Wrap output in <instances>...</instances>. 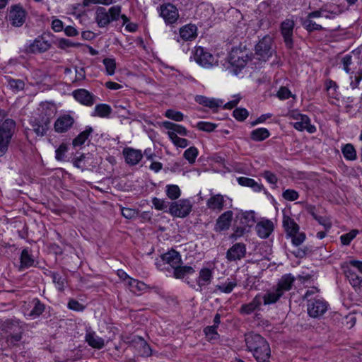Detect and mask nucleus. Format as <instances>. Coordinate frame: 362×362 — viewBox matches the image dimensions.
<instances>
[{"label": "nucleus", "instance_id": "nucleus-44", "mask_svg": "<svg viewBox=\"0 0 362 362\" xmlns=\"http://www.w3.org/2000/svg\"><path fill=\"white\" fill-rule=\"evenodd\" d=\"M8 86L13 92H19L25 88V82L21 79L7 78Z\"/></svg>", "mask_w": 362, "mask_h": 362}, {"label": "nucleus", "instance_id": "nucleus-43", "mask_svg": "<svg viewBox=\"0 0 362 362\" xmlns=\"http://www.w3.org/2000/svg\"><path fill=\"white\" fill-rule=\"evenodd\" d=\"M168 135L172 142L177 147L185 148L189 144L187 139L179 137L174 132H168Z\"/></svg>", "mask_w": 362, "mask_h": 362}, {"label": "nucleus", "instance_id": "nucleus-20", "mask_svg": "<svg viewBox=\"0 0 362 362\" xmlns=\"http://www.w3.org/2000/svg\"><path fill=\"white\" fill-rule=\"evenodd\" d=\"M74 119L69 115H64L59 117L54 122V130L58 133L67 132L74 124Z\"/></svg>", "mask_w": 362, "mask_h": 362}, {"label": "nucleus", "instance_id": "nucleus-51", "mask_svg": "<svg viewBox=\"0 0 362 362\" xmlns=\"http://www.w3.org/2000/svg\"><path fill=\"white\" fill-rule=\"evenodd\" d=\"M103 63L105 67V71L107 75L112 76L115 72L116 61L114 58H105Z\"/></svg>", "mask_w": 362, "mask_h": 362}, {"label": "nucleus", "instance_id": "nucleus-47", "mask_svg": "<svg viewBox=\"0 0 362 362\" xmlns=\"http://www.w3.org/2000/svg\"><path fill=\"white\" fill-rule=\"evenodd\" d=\"M310 214L320 225H322L326 230H329L332 228V222L326 216H318L315 213L313 210L310 211Z\"/></svg>", "mask_w": 362, "mask_h": 362}, {"label": "nucleus", "instance_id": "nucleus-45", "mask_svg": "<svg viewBox=\"0 0 362 362\" xmlns=\"http://www.w3.org/2000/svg\"><path fill=\"white\" fill-rule=\"evenodd\" d=\"M22 339V333L11 334L6 337V344L8 347L14 348L19 346Z\"/></svg>", "mask_w": 362, "mask_h": 362}, {"label": "nucleus", "instance_id": "nucleus-19", "mask_svg": "<svg viewBox=\"0 0 362 362\" xmlns=\"http://www.w3.org/2000/svg\"><path fill=\"white\" fill-rule=\"evenodd\" d=\"M127 284L130 291L136 295H139L141 293L146 292L148 289H153L156 291H157V290H158V288L157 286L150 287L149 286L146 284L144 282H143L141 281H139L138 279H129V281H127Z\"/></svg>", "mask_w": 362, "mask_h": 362}, {"label": "nucleus", "instance_id": "nucleus-7", "mask_svg": "<svg viewBox=\"0 0 362 362\" xmlns=\"http://www.w3.org/2000/svg\"><path fill=\"white\" fill-rule=\"evenodd\" d=\"M295 22L293 19L286 18L283 21L280 25L281 34L284 38V42L288 49L293 47V30Z\"/></svg>", "mask_w": 362, "mask_h": 362}, {"label": "nucleus", "instance_id": "nucleus-2", "mask_svg": "<svg viewBox=\"0 0 362 362\" xmlns=\"http://www.w3.org/2000/svg\"><path fill=\"white\" fill-rule=\"evenodd\" d=\"M255 211L250 210L238 212L233 221V233L230 235V239L236 240L248 233L257 222Z\"/></svg>", "mask_w": 362, "mask_h": 362}, {"label": "nucleus", "instance_id": "nucleus-16", "mask_svg": "<svg viewBox=\"0 0 362 362\" xmlns=\"http://www.w3.org/2000/svg\"><path fill=\"white\" fill-rule=\"evenodd\" d=\"M233 215L232 211H227L223 213L216 220L214 230L220 233L229 229L231 226Z\"/></svg>", "mask_w": 362, "mask_h": 362}, {"label": "nucleus", "instance_id": "nucleus-24", "mask_svg": "<svg viewBox=\"0 0 362 362\" xmlns=\"http://www.w3.org/2000/svg\"><path fill=\"white\" fill-rule=\"evenodd\" d=\"M20 263L19 270L21 271L34 266L35 259L31 253V250L28 247H25L22 250L20 256Z\"/></svg>", "mask_w": 362, "mask_h": 362}, {"label": "nucleus", "instance_id": "nucleus-39", "mask_svg": "<svg viewBox=\"0 0 362 362\" xmlns=\"http://www.w3.org/2000/svg\"><path fill=\"white\" fill-rule=\"evenodd\" d=\"M207 206L213 210H222L223 208V197L219 194L211 197L207 201Z\"/></svg>", "mask_w": 362, "mask_h": 362}, {"label": "nucleus", "instance_id": "nucleus-25", "mask_svg": "<svg viewBox=\"0 0 362 362\" xmlns=\"http://www.w3.org/2000/svg\"><path fill=\"white\" fill-rule=\"evenodd\" d=\"M294 281L295 278L291 274H284L279 279L276 289L284 295L285 292L291 289Z\"/></svg>", "mask_w": 362, "mask_h": 362}, {"label": "nucleus", "instance_id": "nucleus-60", "mask_svg": "<svg viewBox=\"0 0 362 362\" xmlns=\"http://www.w3.org/2000/svg\"><path fill=\"white\" fill-rule=\"evenodd\" d=\"M67 307L69 309L76 312H82L86 308L85 305L75 299H70L68 302Z\"/></svg>", "mask_w": 362, "mask_h": 362}, {"label": "nucleus", "instance_id": "nucleus-38", "mask_svg": "<svg viewBox=\"0 0 362 362\" xmlns=\"http://www.w3.org/2000/svg\"><path fill=\"white\" fill-rule=\"evenodd\" d=\"M250 139L254 141H262L270 136V132L267 128H257L250 132Z\"/></svg>", "mask_w": 362, "mask_h": 362}, {"label": "nucleus", "instance_id": "nucleus-27", "mask_svg": "<svg viewBox=\"0 0 362 362\" xmlns=\"http://www.w3.org/2000/svg\"><path fill=\"white\" fill-rule=\"evenodd\" d=\"M291 124L296 130L300 132L305 130L310 134H313L316 132L315 126L311 124L310 119L308 115L303 117L300 121H296L291 123Z\"/></svg>", "mask_w": 362, "mask_h": 362}, {"label": "nucleus", "instance_id": "nucleus-6", "mask_svg": "<svg viewBox=\"0 0 362 362\" xmlns=\"http://www.w3.org/2000/svg\"><path fill=\"white\" fill-rule=\"evenodd\" d=\"M328 306L329 304L323 298H311L307 303L308 313L312 317H320L326 313Z\"/></svg>", "mask_w": 362, "mask_h": 362}, {"label": "nucleus", "instance_id": "nucleus-3", "mask_svg": "<svg viewBox=\"0 0 362 362\" xmlns=\"http://www.w3.org/2000/svg\"><path fill=\"white\" fill-rule=\"evenodd\" d=\"M250 59L251 57L246 49L235 47L230 52L228 62L224 66L229 73L238 75Z\"/></svg>", "mask_w": 362, "mask_h": 362}, {"label": "nucleus", "instance_id": "nucleus-50", "mask_svg": "<svg viewBox=\"0 0 362 362\" xmlns=\"http://www.w3.org/2000/svg\"><path fill=\"white\" fill-rule=\"evenodd\" d=\"M152 204L156 209L159 211H164L165 212L168 211L170 205L169 202L157 197H153L152 199Z\"/></svg>", "mask_w": 362, "mask_h": 362}, {"label": "nucleus", "instance_id": "nucleus-23", "mask_svg": "<svg viewBox=\"0 0 362 362\" xmlns=\"http://www.w3.org/2000/svg\"><path fill=\"white\" fill-rule=\"evenodd\" d=\"M255 230L259 238H267L274 230L273 222L268 219L259 221L256 224Z\"/></svg>", "mask_w": 362, "mask_h": 362}, {"label": "nucleus", "instance_id": "nucleus-54", "mask_svg": "<svg viewBox=\"0 0 362 362\" xmlns=\"http://www.w3.org/2000/svg\"><path fill=\"white\" fill-rule=\"evenodd\" d=\"M314 251L313 248L310 246H305L303 248H297L292 252V254L297 258H304L308 255H310Z\"/></svg>", "mask_w": 362, "mask_h": 362}, {"label": "nucleus", "instance_id": "nucleus-35", "mask_svg": "<svg viewBox=\"0 0 362 362\" xmlns=\"http://www.w3.org/2000/svg\"><path fill=\"white\" fill-rule=\"evenodd\" d=\"M162 126L168 130V132H174L175 134H180L181 136H187L188 131L187 129L180 125L175 123H173L170 121H164L162 122Z\"/></svg>", "mask_w": 362, "mask_h": 362}, {"label": "nucleus", "instance_id": "nucleus-53", "mask_svg": "<svg viewBox=\"0 0 362 362\" xmlns=\"http://www.w3.org/2000/svg\"><path fill=\"white\" fill-rule=\"evenodd\" d=\"M165 117L176 122H180L184 119V115L174 109H168L164 114Z\"/></svg>", "mask_w": 362, "mask_h": 362}, {"label": "nucleus", "instance_id": "nucleus-14", "mask_svg": "<svg viewBox=\"0 0 362 362\" xmlns=\"http://www.w3.org/2000/svg\"><path fill=\"white\" fill-rule=\"evenodd\" d=\"M160 16L164 19L166 24H173L179 18L178 10L172 4H167L160 6Z\"/></svg>", "mask_w": 362, "mask_h": 362}, {"label": "nucleus", "instance_id": "nucleus-55", "mask_svg": "<svg viewBox=\"0 0 362 362\" xmlns=\"http://www.w3.org/2000/svg\"><path fill=\"white\" fill-rule=\"evenodd\" d=\"M81 46L78 42H74L66 38H59L57 41V47L61 49H66L69 47H78Z\"/></svg>", "mask_w": 362, "mask_h": 362}, {"label": "nucleus", "instance_id": "nucleus-21", "mask_svg": "<svg viewBox=\"0 0 362 362\" xmlns=\"http://www.w3.org/2000/svg\"><path fill=\"white\" fill-rule=\"evenodd\" d=\"M122 153L126 163L129 165L138 164L143 158V153L141 150L132 148H125L123 149Z\"/></svg>", "mask_w": 362, "mask_h": 362}, {"label": "nucleus", "instance_id": "nucleus-46", "mask_svg": "<svg viewBox=\"0 0 362 362\" xmlns=\"http://www.w3.org/2000/svg\"><path fill=\"white\" fill-rule=\"evenodd\" d=\"M166 195L172 200L178 199L181 194L180 187L175 185H168L165 189Z\"/></svg>", "mask_w": 362, "mask_h": 362}, {"label": "nucleus", "instance_id": "nucleus-40", "mask_svg": "<svg viewBox=\"0 0 362 362\" xmlns=\"http://www.w3.org/2000/svg\"><path fill=\"white\" fill-rule=\"evenodd\" d=\"M93 129L90 127H86V129L81 132L74 140L73 145L74 146H79L83 145L85 141L88 139Z\"/></svg>", "mask_w": 362, "mask_h": 362}, {"label": "nucleus", "instance_id": "nucleus-58", "mask_svg": "<svg viewBox=\"0 0 362 362\" xmlns=\"http://www.w3.org/2000/svg\"><path fill=\"white\" fill-rule=\"evenodd\" d=\"M236 285L237 284L235 281H229L221 285H217L216 288L222 293H230L233 291Z\"/></svg>", "mask_w": 362, "mask_h": 362}, {"label": "nucleus", "instance_id": "nucleus-37", "mask_svg": "<svg viewBox=\"0 0 362 362\" xmlns=\"http://www.w3.org/2000/svg\"><path fill=\"white\" fill-rule=\"evenodd\" d=\"M112 112L111 107L107 104H98L95 105L94 111L91 114L93 117L107 118Z\"/></svg>", "mask_w": 362, "mask_h": 362}, {"label": "nucleus", "instance_id": "nucleus-36", "mask_svg": "<svg viewBox=\"0 0 362 362\" xmlns=\"http://www.w3.org/2000/svg\"><path fill=\"white\" fill-rule=\"evenodd\" d=\"M33 305L30 312L28 315L33 319L40 317L45 310V305L42 303L38 298H35L31 301Z\"/></svg>", "mask_w": 362, "mask_h": 362}, {"label": "nucleus", "instance_id": "nucleus-63", "mask_svg": "<svg viewBox=\"0 0 362 362\" xmlns=\"http://www.w3.org/2000/svg\"><path fill=\"white\" fill-rule=\"evenodd\" d=\"M67 151V146L66 144H61L55 151V158L57 160H64L66 158V153Z\"/></svg>", "mask_w": 362, "mask_h": 362}, {"label": "nucleus", "instance_id": "nucleus-49", "mask_svg": "<svg viewBox=\"0 0 362 362\" xmlns=\"http://www.w3.org/2000/svg\"><path fill=\"white\" fill-rule=\"evenodd\" d=\"M359 233V230L357 229H353L350 232L343 234L340 236V241L343 245H349L351 242L356 237Z\"/></svg>", "mask_w": 362, "mask_h": 362}, {"label": "nucleus", "instance_id": "nucleus-31", "mask_svg": "<svg viewBox=\"0 0 362 362\" xmlns=\"http://www.w3.org/2000/svg\"><path fill=\"white\" fill-rule=\"evenodd\" d=\"M95 21L100 28H104L111 21L109 13L104 7H98L95 13Z\"/></svg>", "mask_w": 362, "mask_h": 362}, {"label": "nucleus", "instance_id": "nucleus-15", "mask_svg": "<svg viewBox=\"0 0 362 362\" xmlns=\"http://www.w3.org/2000/svg\"><path fill=\"white\" fill-rule=\"evenodd\" d=\"M213 269L207 267L202 268L199 272V276L196 279V282L198 286L196 291H202L204 287L209 285L213 279Z\"/></svg>", "mask_w": 362, "mask_h": 362}, {"label": "nucleus", "instance_id": "nucleus-13", "mask_svg": "<svg viewBox=\"0 0 362 362\" xmlns=\"http://www.w3.org/2000/svg\"><path fill=\"white\" fill-rule=\"evenodd\" d=\"M246 252V245L243 243H237L227 250L226 257L229 262H236L243 259Z\"/></svg>", "mask_w": 362, "mask_h": 362}, {"label": "nucleus", "instance_id": "nucleus-8", "mask_svg": "<svg viewBox=\"0 0 362 362\" xmlns=\"http://www.w3.org/2000/svg\"><path fill=\"white\" fill-rule=\"evenodd\" d=\"M272 40L270 37H263L255 46V54L259 59L266 62L272 54Z\"/></svg>", "mask_w": 362, "mask_h": 362}, {"label": "nucleus", "instance_id": "nucleus-62", "mask_svg": "<svg viewBox=\"0 0 362 362\" xmlns=\"http://www.w3.org/2000/svg\"><path fill=\"white\" fill-rule=\"evenodd\" d=\"M288 238H291L292 244L296 247L300 245L305 240V234L304 233H299L293 234Z\"/></svg>", "mask_w": 362, "mask_h": 362}, {"label": "nucleus", "instance_id": "nucleus-32", "mask_svg": "<svg viewBox=\"0 0 362 362\" xmlns=\"http://www.w3.org/2000/svg\"><path fill=\"white\" fill-rule=\"evenodd\" d=\"M173 269V276L178 279H182L185 276L192 274L195 272L191 266H182V264H177Z\"/></svg>", "mask_w": 362, "mask_h": 362}, {"label": "nucleus", "instance_id": "nucleus-17", "mask_svg": "<svg viewBox=\"0 0 362 362\" xmlns=\"http://www.w3.org/2000/svg\"><path fill=\"white\" fill-rule=\"evenodd\" d=\"M74 98L83 105L86 106L93 105L96 99V96L86 89H77L73 92Z\"/></svg>", "mask_w": 362, "mask_h": 362}, {"label": "nucleus", "instance_id": "nucleus-5", "mask_svg": "<svg viewBox=\"0 0 362 362\" xmlns=\"http://www.w3.org/2000/svg\"><path fill=\"white\" fill-rule=\"evenodd\" d=\"M192 210V204L188 199H182L170 203L166 211L173 217L185 218Z\"/></svg>", "mask_w": 362, "mask_h": 362}, {"label": "nucleus", "instance_id": "nucleus-34", "mask_svg": "<svg viewBox=\"0 0 362 362\" xmlns=\"http://www.w3.org/2000/svg\"><path fill=\"white\" fill-rule=\"evenodd\" d=\"M283 295L276 288L268 291L264 296H262V302L264 305L276 303Z\"/></svg>", "mask_w": 362, "mask_h": 362}, {"label": "nucleus", "instance_id": "nucleus-11", "mask_svg": "<svg viewBox=\"0 0 362 362\" xmlns=\"http://www.w3.org/2000/svg\"><path fill=\"white\" fill-rule=\"evenodd\" d=\"M26 15V11L21 5H13L9 12V21L13 26L21 27L25 21Z\"/></svg>", "mask_w": 362, "mask_h": 362}, {"label": "nucleus", "instance_id": "nucleus-61", "mask_svg": "<svg viewBox=\"0 0 362 362\" xmlns=\"http://www.w3.org/2000/svg\"><path fill=\"white\" fill-rule=\"evenodd\" d=\"M120 211L122 215L127 219L134 218L138 214V211L134 209L121 206Z\"/></svg>", "mask_w": 362, "mask_h": 362}, {"label": "nucleus", "instance_id": "nucleus-12", "mask_svg": "<svg viewBox=\"0 0 362 362\" xmlns=\"http://www.w3.org/2000/svg\"><path fill=\"white\" fill-rule=\"evenodd\" d=\"M51 47V43L45 40V37L41 35L36 37L33 42H31L26 47L25 51L27 53H42L47 51Z\"/></svg>", "mask_w": 362, "mask_h": 362}, {"label": "nucleus", "instance_id": "nucleus-22", "mask_svg": "<svg viewBox=\"0 0 362 362\" xmlns=\"http://www.w3.org/2000/svg\"><path fill=\"white\" fill-rule=\"evenodd\" d=\"M160 257L163 262L169 264L172 269H173L177 264H182V260L180 252L174 249H171L167 252L163 253L161 255Z\"/></svg>", "mask_w": 362, "mask_h": 362}, {"label": "nucleus", "instance_id": "nucleus-48", "mask_svg": "<svg viewBox=\"0 0 362 362\" xmlns=\"http://www.w3.org/2000/svg\"><path fill=\"white\" fill-rule=\"evenodd\" d=\"M217 328L214 326H207L204 329V333L209 341L217 340L219 339L220 335L217 332Z\"/></svg>", "mask_w": 362, "mask_h": 362}, {"label": "nucleus", "instance_id": "nucleus-1", "mask_svg": "<svg viewBox=\"0 0 362 362\" xmlns=\"http://www.w3.org/2000/svg\"><path fill=\"white\" fill-rule=\"evenodd\" d=\"M247 350L257 362H269L271 349L267 341L260 334L250 332L245 335Z\"/></svg>", "mask_w": 362, "mask_h": 362}, {"label": "nucleus", "instance_id": "nucleus-10", "mask_svg": "<svg viewBox=\"0 0 362 362\" xmlns=\"http://www.w3.org/2000/svg\"><path fill=\"white\" fill-rule=\"evenodd\" d=\"M194 59L199 65L209 68L216 64L215 57L203 47H197L194 51Z\"/></svg>", "mask_w": 362, "mask_h": 362}, {"label": "nucleus", "instance_id": "nucleus-56", "mask_svg": "<svg viewBox=\"0 0 362 362\" xmlns=\"http://www.w3.org/2000/svg\"><path fill=\"white\" fill-rule=\"evenodd\" d=\"M196 127L199 130L211 132L216 128L217 124L209 122L200 121L197 122Z\"/></svg>", "mask_w": 362, "mask_h": 362}, {"label": "nucleus", "instance_id": "nucleus-29", "mask_svg": "<svg viewBox=\"0 0 362 362\" xmlns=\"http://www.w3.org/2000/svg\"><path fill=\"white\" fill-rule=\"evenodd\" d=\"M283 227L286 233V237L288 238L293 234L298 233L299 231V226L295 221L290 216L284 214L283 217Z\"/></svg>", "mask_w": 362, "mask_h": 362}, {"label": "nucleus", "instance_id": "nucleus-18", "mask_svg": "<svg viewBox=\"0 0 362 362\" xmlns=\"http://www.w3.org/2000/svg\"><path fill=\"white\" fill-rule=\"evenodd\" d=\"M262 303V295L258 293L250 303H245L241 305L240 308V313L241 315H250L256 310H259Z\"/></svg>", "mask_w": 362, "mask_h": 362}, {"label": "nucleus", "instance_id": "nucleus-52", "mask_svg": "<svg viewBox=\"0 0 362 362\" xmlns=\"http://www.w3.org/2000/svg\"><path fill=\"white\" fill-rule=\"evenodd\" d=\"M198 156V149L194 146H191L185 151L183 156L191 164L195 162Z\"/></svg>", "mask_w": 362, "mask_h": 362}, {"label": "nucleus", "instance_id": "nucleus-41", "mask_svg": "<svg viewBox=\"0 0 362 362\" xmlns=\"http://www.w3.org/2000/svg\"><path fill=\"white\" fill-rule=\"evenodd\" d=\"M50 276L57 290L63 291L66 284V279L60 274L54 272H50Z\"/></svg>", "mask_w": 362, "mask_h": 362}, {"label": "nucleus", "instance_id": "nucleus-30", "mask_svg": "<svg viewBox=\"0 0 362 362\" xmlns=\"http://www.w3.org/2000/svg\"><path fill=\"white\" fill-rule=\"evenodd\" d=\"M344 274L355 291L360 292L362 288V278L359 277L356 272L350 268L345 269Z\"/></svg>", "mask_w": 362, "mask_h": 362}, {"label": "nucleus", "instance_id": "nucleus-9", "mask_svg": "<svg viewBox=\"0 0 362 362\" xmlns=\"http://www.w3.org/2000/svg\"><path fill=\"white\" fill-rule=\"evenodd\" d=\"M49 124L50 118L46 115H40L30 120L33 131L39 136H42L46 134Z\"/></svg>", "mask_w": 362, "mask_h": 362}, {"label": "nucleus", "instance_id": "nucleus-26", "mask_svg": "<svg viewBox=\"0 0 362 362\" xmlns=\"http://www.w3.org/2000/svg\"><path fill=\"white\" fill-rule=\"evenodd\" d=\"M85 341L90 346L95 349H101L105 345V340L102 337L96 335L95 332L93 331L87 332L86 333Z\"/></svg>", "mask_w": 362, "mask_h": 362}, {"label": "nucleus", "instance_id": "nucleus-57", "mask_svg": "<svg viewBox=\"0 0 362 362\" xmlns=\"http://www.w3.org/2000/svg\"><path fill=\"white\" fill-rule=\"evenodd\" d=\"M248 115V111L243 107L235 108L233 112V116L240 122H243Z\"/></svg>", "mask_w": 362, "mask_h": 362}, {"label": "nucleus", "instance_id": "nucleus-4", "mask_svg": "<svg viewBox=\"0 0 362 362\" xmlns=\"http://www.w3.org/2000/svg\"><path fill=\"white\" fill-rule=\"evenodd\" d=\"M16 129V122L12 119H6L0 122V155H4L8 151L12 136Z\"/></svg>", "mask_w": 362, "mask_h": 362}, {"label": "nucleus", "instance_id": "nucleus-59", "mask_svg": "<svg viewBox=\"0 0 362 362\" xmlns=\"http://www.w3.org/2000/svg\"><path fill=\"white\" fill-rule=\"evenodd\" d=\"M282 197L287 201L293 202L298 199L299 194L294 189H287L283 192Z\"/></svg>", "mask_w": 362, "mask_h": 362}, {"label": "nucleus", "instance_id": "nucleus-64", "mask_svg": "<svg viewBox=\"0 0 362 362\" xmlns=\"http://www.w3.org/2000/svg\"><path fill=\"white\" fill-rule=\"evenodd\" d=\"M107 12L109 13L111 21H117L121 13V6L118 5L112 6Z\"/></svg>", "mask_w": 362, "mask_h": 362}, {"label": "nucleus", "instance_id": "nucleus-42", "mask_svg": "<svg viewBox=\"0 0 362 362\" xmlns=\"http://www.w3.org/2000/svg\"><path fill=\"white\" fill-rule=\"evenodd\" d=\"M341 152L346 160H354L356 159V151L351 144L344 145L341 148Z\"/></svg>", "mask_w": 362, "mask_h": 362}, {"label": "nucleus", "instance_id": "nucleus-28", "mask_svg": "<svg viewBox=\"0 0 362 362\" xmlns=\"http://www.w3.org/2000/svg\"><path fill=\"white\" fill-rule=\"evenodd\" d=\"M300 23L303 28L308 33H312L315 31L325 30V28L320 24L313 21V18H310L308 15L304 18H300Z\"/></svg>", "mask_w": 362, "mask_h": 362}, {"label": "nucleus", "instance_id": "nucleus-33", "mask_svg": "<svg viewBox=\"0 0 362 362\" xmlns=\"http://www.w3.org/2000/svg\"><path fill=\"white\" fill-rule=\"evenodd\" d=\"M197 27L194 25H187L180 29V37L185 41L192 40L197 36Z\"/></svg>", "mask_w": 362, "mask_h": 362}]
</instances>
